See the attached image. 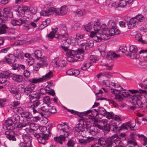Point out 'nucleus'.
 <instances>
[{
  "label": "nucleus",
  "instance_id": "nucleus-48",
  "mask_svg": "<svg viewBox=\"0 0 147 147\" xmlns=\"http://www.w3.org/2000/svg\"><path fill=\"white\" fill-rule=\"evenodd\" d=\"M42 53L40 50H37L34 53L32 54L34 56L35 58L40 61V58H42L43 57L41 58Z\"/></svg>",
  "mask_w": 147,
  "mask_h": 147
},
{
  "label": "nucleus",
  "instance_id": "nucleus-52",
  "mask_svg": "<svg viewBox=\"0 0 147 147\" xmlns=\"http://www.w3.org/2000/svg\"><path fill=\"white\" fill-rule=\"evenodd\" d=\"M30 9V8L28 6L26 5H23L22 6L21 9H20L21 12L22 13H25V12L28 13L29 14V11Z\"/></svg>",
  "mask_w": 147,
  "mask_h": 147
},
{
  "label": "nucleus",
  "instance_id": "nucleus-27",
  "mask_svg": "<svg viewBox=\"0 0 147 147\" xmlns=\"http://www.w3.org/2000/svg\"><path fill=\"white\" fill-rule=\"evenodd\" d=\"M138 21L136 19V17H134L130 19L129 22L127 24L128 28L130 29L132 27H136L138 24Z\"/></svg>",
  "mask_w": 147,
  "mask_h": 147
},
{
  "label": "nucleus",
  "instance_id": "nucleus-41",
  "mask_svg": "<svg viewBox=\"0 0 147 147\" xmlns=\"http://www.w3.org/2000/svg\"><path fill=\"white\" fill-rule=\"evenodd\" d=\"M109 33L111 36H112L118 34L120 33V31L117 28L113 27L109 29Z\"/></svg>",
  "mask_w": 147,
  "mask_h": 147
},
{
  "label": "nucleus",
  "instance_id": "nucleus-29",
  "mask_svg": "<svg viewBox=\"0 0 147 147\" xmlns=\"http://www.w3.org/2000/svg\"><path fill=\"white\" fill-rule=\"evenodd\" d=\"M16 60L15 56L14 55L9 54L5 58V61L9 65L14 63Z\"/></svg>",
  "mask_w": 147,
  "mask_h": 147
},
{
  "label": "nucleus",
  "instance_id": "nucleus-33",
  "mask_svg": "<svg viewBox=\"0 0 147 147\" xmlns=\"http://www.w3.org/2000/svg\"><path fill=\"white\" fill-rule=\"evenodd\" d=\"M14 56L15 57L19 59H22L24 57V54L22 50L20 49H18L14 51Z\"/></svg>",
  "mask_w": 147,
  "mask_h": 147
},
{
  "label": "nucleus",
  "instance_id": "nucleus-60",
  "mask_svg": "<svg viewBox=\"0 0 147 147\" xmlns=\"http://www.w3.org/2000/svg\"><path fill=\"white\" fill-rule=\"evenodd\" d=\"M105 115L106 116V117L109 119H113L115 115H114V114L112 112H107Z\"/></svg>",
  "mask_w": 147,
  "mask_h": 147
},
{
  "label": "nucleus",
  "instance_id": "nucleus-13",
  "mask_svg": "<svg viewBox=\"0 0 147 147\" xmlns=\"http://www.w3.org/2000/svg\"><path fill=\"white\" fill-rule=\"evenodd\" d=\"M18 124H21V123H13L10 119H7L5 121L4 125V127L8 130H12L16 129L20 130V128H18L17 125Z\"/></svg>",
  "mask_w": 147,
  "mask_h": 147
},
{
  "label": "nucleus",
  "instance_id": "nucleus-7",
  "mask_svg": "<svg viewBox=\"0 0 147 147\" xmlns=\"http://www.w3.org/2000/svg\"><path fill=\"white\" fill-rule=\"evenodd\" d=\"M88 118L93 121L94 126L91 127L88 131L92 135H95L98 133V128L99 129H103L102 127L98 124V120L95 118L94 116L93 115L88 116Z\"/></svg>",
  "mask_w": 147,
  "mask_h": 147
},
{
  "label": "nucleus",
  "instance_id": "nucleus-50",
  "mask_svg": "<svg viewBox=\"0 0 147 147\" xmlns=\"http://www.w3.org/2000/svg\"><path fill=\"white\" fill-rule=\"evenodd\" d=\"M21 115L22 117L26 119H30L32 117L31 114L28 112L22 113Z\"/></svg>",
  "mask_w": 147,
  "mask_h": 147
},
{
  "label": "nucleus",
  "instance_id": "nucleus-54",
  "mask_svg": "<svg viewBox=\"0 0 147 147\" xmlns=\"http://www.w3.org/2000/svg\"><path fill=\"white\" fill-rule=\"evenodd\" d=\"M57 30V28L54 30L53 29L52 31L50 32L49 34L47 35V36L50 39L53 38L55 36V34L56 33Z\"/></svg>",
  "mask_w": 147,
  "mask_h": 147
},
{
  "label": "nucleus",
  "instance_id": "nucleus-3",
  "mask_svg": "<svg viewBox=\"0 0 147 147\" xmlns=\"http://www.w3.org/2000/svg\"><path fill=\"white\" fill-rule=\"evenodd\" d=\"M100 28L95 36H94V34L93 33L91 35L94 41L96 42H100L102 39L107 40L110 38V35L105 33V32L108 30L106 25L105 24H101Z\"/></svg>",
  "mask_w": 147,
  "mask_h": 147
},
{
  "label": "nucleus",
  "instance_id": "nucleus-62",
  "mask_svg": "<svg viewBox=\"0 0 147 147\" xmlns=\"http://www.w3.org/2000/svg\"><path fill=\"white\" fill-rule=\"evenodd\" d=\"M139 138H141L143 140L144 142H143V144L144 146H145L147 144V138L145 137L143 135H140L139 134L138 135Z\"/></svg>",
  "mask_w": 147,
  "mask_h": 147
},
{
  "label": "nucleus",
  "instance_id": "nucleus-19",
  "mask_svg": "<svg viewBox=\"0 0 147 147\" xmlns=\"http://www.w3.org/2000/svg\"><path fill=\"white\" fill-rule=\"evenodd\" d=\"M120 1H117L111 4V5L115 8L118 7H124L127 4L131 3L133 0H120Z\"/></svg>",
  "mask_w": 147,
  "mask_h": 147
},
{
  "label": "nucleus",
  "instance_id": "nucleus-45",
  "mask_svg": "<svg viewBox=\"0 0 147 147\" xmlns=\"http://www.w3.org/2000/svg\"><path fill=\"white\" fill-rule=\"evenodd\" d=\"M50 19L47 18L46 20L43 21L42 23L40 25L39 28L41 29H43L47 26L50 23Z\"/></svg>",
  "mask_w": 147,
  "mask_h": 147
},
{
  "label": "nucleus",
  "instance_id": "nucleus-32",
  "mask_svg": "<svg viewBox=\"0 0 147 147\" xmlns=\"http://www.w3.org/2000/svg\"><path fill=\"white\" fill-rule=\"evenodd\" d=\"M143 60L140 61L137 64V67L140 68H145L147 66V56L143 57Z\"/></svg>",
  "mask_w": 147,
  "mask_h": 147
},
{
  "label": "nucleus",
  "instance_id": "nucleus-59",
  "mask_svg": "<svg viewBox=\"0 0 147 147\" xmlns=\"http://www.w3.org/2000/svg\"><path fill=\"white\" fill-rule=\"evenodd\" d=\"M107 111L103 108L99 107L98 108V114L105 116Z\"/></svg>",
  "mask_w": 147,
  "mask_h": 147
},
{
  "label": "nucleus",
  "instance_id": "nucleus-8",
  "mask_svg": "<svg viewBox=\"0 0 147 147\" xmlns=\"http://www.w3.org/2000/svg\"><path fill=\"white\" fill-rule=\"evenodd\" d=\"M61 48L64 51L66 52V55L67 56L71 57L80 56L81 55L83 58L84 50L82 49H78L77 51H75L73 50H69L68 47H65L62 45L61 46Z\"/></svg>",
  "mask_w": 147,
  "mask_h": 147
},
{
  "label": "nucleus",
  "instance_id": "nucleus-39",
  "mask_svg": "<svg viewBox=\"0 0 147 147\" xmlns=\"http://www.w3.org/2000/svg\"><path fill=\"white\" fill-rule=\"evenodd\" d=\"M67 60L69 62H74L75 61H79L82 59V56L80 55V56L71 57L67 56Z\"/></svg>",
  "mask_w": 147,
  "mask_h": 147
},
{
  "label": "nucleus",
  "instance_id": "nucleus-61",
  "mask_svg": "<svg viewBox=\"0 0 147 147\" xmlns=\"http://www.w3.org/2000/svg\"><path fill=\"white\" fill-rule=\"evenodd\" d=\"M43 102L45 103V104L51 105V100L49 96H47L43 98Z\"/></svg>",
  "mask_w": 147,
  "mask_h": 147
},
{
  "label": "nucleus",
  "instance_id": "nucleus-42",
  "mask_svg": "<svg viewBox=\"0 0 147 147\" xmlns=\"http://www.w3.org/2000/svg\"><path fill=\"white\" fill-rule=\"evenodd\" d=\"M111 92L114 94L117 95L120 93L121 91L123 90H125L120 86H119L117 88H111Z\"/></svg>",
  "mask_w": 147,
  "mask_h": 147
},
{
  "label": "nucleus",
  "instance_id": "nucleus-44",
  "mask_svg": "<svg viewBox=\"0 0 147 147\" xmlns=\"http://www.w3.org/2000/svg\"><path fill=\"white\" fill-rule=\"evenodd\" d=\"M130 139H128L127 141L129 144H131L135 146L137 144L135 141V136L134 133H131L130 136Z\"/></svg>",
  "mask_w": 147,
  "mask_h": 147
},
{
  "label": "nucleus",
  "instance_id": "nucleus-20",
  "mask_svg": "<svg viewBox=\"0 0 147 147\" xmlns=\"http://www.w3.org/2000/svg\"><path fill=\"white\" fill-rule=\"evenodd\" d=\"M34 136L37 139L39 143L44 144L46 140H48L49 135L47 134H39L37 133L35 134Z\"/></svg>",
  "mask_w": 147,
  "mask_h": 147
},
{
  "label": "nucleus",
  "instance_id": "nucleus-16",
  "mask_svg": "<svg viewBox=\"0 0 147 147\" xmlns=\"http://www.w3.org/2000/svg\"><path fill=\"white\" fill-rule=\"evenodd\" d=\"M111 139V146L114 142L116 146L115 147H124V146L121 142V139L119 138L118 135L116 134L112 135L110 137Z\"/></svg>",
  "mask_w": 147,
  "mask_h": 147
},
{
  "label": "nucleus",
  "instance_id": "nucleus-35",
  "mask_svg": "<svg viewBox=\"0 0 147 147\" xmlns=\"http://www.w3.org/2000/svg\"><path fill=\"white\" fill-rule=\"evenodd\" d=\"M5 137L9 140L12 141H16V138L15 136L13 135V132L11 131H6L5 133Z\"/></svg>",
  "mask_w": 147,
  "mask_h": 147
},
{
  "label": "nucleus",
  "instance_id": "nucleus-23",
  "mask_svg": "<svg viewBox=\"0 0 147 147\" xmlns=\"http://www.w3.org/2000/svg\"><path fill=\"white\" fill-rule=\"evenodd\" d=\"M136 40L142 44L147 43V35H142L139 33H137L135 36Z\"/></svg>",
  "mask_w": 147,
  "mask_h": 147
},
{
  "label": "nucleus",
  "instance_id": "nucleus-43",
  "mask_svg": "<svg viewBox=\"0 0 147 147\" xmlns=\"http://www.w3.org/2000/svg\"><path fill=\"white\" fill-rule=\"evenodd\" d=\"M119 55L116 54L114 52L110 51L107 53V59L109 60H111L114 58L119 57Z\"/></svg>",
  "mask_w": 147,
  "mask_h": 147
},
{
  "label": "nucleus",
  "instance_id": "nucleus-4",
  "mask_svg": "<svg viewBox=\"0 0 147 147\" xmlns=\"http://www.w3.org/2000/svg\"><path fill=\"white\" fill-rule=\"evenodd\" d=\"M68 9V7L63 5L60 8L52 7L45 11H42L40 12V14L41 16H49L54 14L58 16L63 15L67 13Z\"/></svg>",
  "mask_w": 147,
  "mask_h": 147
},
{
  "label": "nucleus",
  "instance_id": "nucleus-40",
  "mask_svg": "<svg viewBox=\"0 0 147 147\" xmlns=\"http://www.w3.org/2000/svg\"><path fill=\"white\" fill-rule=\"evenodd\" d=\"M63 30L61 31V32H63L62 33V34H57V36L56 37L58 38L59 39L61 38L65 39L67 38L68 37V34L66 33L65 32V31L66 30V27H63Z\"/></svg>",
  "mask_w": 147,
  "mask_h": 147
},
{
  "label": "nucleus",
  "instance_id": "nucleus-56",
  "mask_svg": "<svg viewBox=\"0 0 147 147\" xmlns=\"http://www.w3.org/2000/svg\"><path fill=\"white\" fill-rule=\"evenodd\" d=\"M90 60L91 63H95L98 60V58L96 55H91L90 57Z\"/></svg>",
  "mask_w": 147,
  "mask_h": 147
},
{
  "label": "nucleus",
  "instance_id": "nucleus-28",
  "mask_svg": "<svg viewBox=\"0 0 147 147\" xmlns=\"http://www.w3.org/2000/svg\"><path fill=\"white\" fill-rule=\"evenodd\" d=\"M80 45L82 47H85L86 49H88L89 48H91L94 45L93 41L92 40L88 41H85L84 42L80 44Z\"/></svg>",
  "mask_w": 147,
  "mask_h": 147
},
{
  "label": "nucleus",
  "instance_id": "nucleus-9",
  "mask_svg": "<svg viewBox=\"0 0 147 147\" xmlns=\"http://www.w3.org/2000/svg\"><path fill=\"white\" fill-rule=\"evenodd\" d=\"M40 110L43 114L47 115L48 117L52 114H55L57 112V110L55 107L51 105L45 104L40 107Z\"/></svg>",
  "mask_w": 147,
  "mask_h": 147
},
{
  "label": "nucleus",
  "instance_id": "nucleus-5",
  "mask_svg": "<svg viewBox=\"0 0 147 147\" xmlns=\"http://www.w3.org/2000/svg\"><path fill=\"white\" fill-rule=\"evenodd\" d=\"M101 24L100 21L98 20H95L94 22H89L88 24L85 25L84 28L86 31L88 32H90V36L92 38L91 34L93 33L95 36L97 32L98 31L99 29L100 28Z\"/></svg>",
  "mask_w": 147,
  "mask_h": 147
},
{
  "label": "nucleus",
  "instance_id": "nucleus-6",
  "mask_svg": "<svg viewBox=\"0 0 147 147\" xmlns=\"http://www.w3.org/2000/svg\"><path fill=\"white\" fill-rule=\"evenodd\" d=\"M36 125L35 123L27 122L26 123H21V124H18L16 125L20 128L21 131L24 130L26 133H32L33 131L37 129V127L36 126Z\"/></svg>",
  "mask_w": 147,
  "mask_h": 147
},
{
  "label": "nucleus",
  "instance_id": "nucleus-57",
  "mask_svg": "<svg viewBox=\"0 0 147 147\" xmlns=\"http://www.w3.org/2000/svg\"><path fill=\"white\" fill-rule=\"evenodd\" d=\"M29 12V15H31L32 16V14H35L37 12V9L36 7H31Z\"/></svg>",
  "mask_w": 147,
  "mask_h": 147
},
{
  "label": "nucleus",
  "instance_id": "nucleus-64",
  "mask_svg": "<svg viewBox=\"0 0 147 147\" xmlns=\"http://www.w3.org/2000/svg\"><path fill=\"white\" fill-rule=\"evenodd\" d=\"M84 37V35L80 33H78L76 34L74 38L76 41H78V40L82 39Z\"/></svg>",
  "mask_w": 147,
  "mask_h": 147
},
{
  "label": "nucleus",
  "instance_id": "nucleus-1",
  "mask_svg": "<svg viewBox=\"0 0 147 147\" xmlns=\"http://www.w3.org/2000/svg\"><path fill=\"white\" fill-rule=\"evenodd\" d=\"M128 92H123L122 95L124 97H128L131 96L130 97L131 102L134 105L130 107L131 109H135L137 107L145 109L147 107V95L146 97L141 96V93L143 92L142 90H129Z\"/></svg>",
  "mask_w": 147,
  "mask_h": 147
},
{
  "label": "nucleus",
  "instance_id": "nucleus-12",
  "mask_svg": "<svg viewBox=\"0 0 147 147\" xmlns=\"http://www.w3.org/2000/svg\"><path fill=\"white\" fill-rule=\"evenodd\" d=\"M52 65L55 67H63L66 65L67 61L64 57L59 56L52 60Z\"/></svg>",
  "mask_w": 147,
  "mask_h": 147
},
{
  "label": "nucleus",
  "instance_id": "nucleus-11",
  "mask_svg": "<svg viewBox=\"0 0 147 147\" xmlns=\"http://www.w3.org/2000/svg\"><path fill=\"white\" fill-rule=\"evenodd\" d=\"M79 123L77 124L75 128V130L78 132H83L86 130L89 122L84 119L81 118L79 120Z\"/></svg>",
  "mask_w": 147,
  "mask_h": 147
},
{
  "label": "nucleus",
  "instance_id": "nucleus-36",
  "mask_svg": "<svg viewBox=\"0 0 147 147\" xmlns=\"http://www.w3.org/2000/svg\"><path fill=\"white\" fill-rule=\"evenodd\" d=\"M11 74V77H12V80L15 82H21L23 80V78L22 76L18 74H12L11 73H10Z\"/></svg>",
  "mask_w": 147,
  "mask_h": 147
},
{
  "label": "nucleus",
  "instance_id": "nucleus-31",
  "mask_svg": "<svg viewBox=\"0 0 147 147\" xmlns=\"http://www.w3.org/2000/svg\"><path fill=\"white\" fill-rule=\"evenodd\" d=\"M92 111L91 110H89L85 112H81L75 111L74 114H76L78 116L82 117V118L84 119H86V120L87 119H88V116H90V115H87V117L85 118H84L83 116L87 115L88 113H92Z\"/></svg>",
  "mask_w": 147,
  "mask_h": 147
},
{
  "label": "nucleus",
  "instance_id": "nucleus-17",
  "mask_svg": "<svg viewBox=\"0 0 147 147\" xmlns=\"http://www.w3.org/2000/svg\"><path fill=\"white\" fill-rule=\"evenodd\" d=\"M111 139L110 137L106 139L101 138L98 139H97L96 141L98 142L101 147H111Z\"/></svg>",
  "mask_w": 147,
  "mask_h": 147
},
{
  "label": "nucleus",
  "instance_id": "nucleus-37",
  "mask_svg": "<svg viewBox=\"0 0 147 147\" xmlns=\"http://www.w3.org/2000/svg\"><path fill=\"white\" fill-rule=\"evenodd\" d=\"M135 125V123H132L130 121L123 124L122 126L123 129L128 130L132 129L134 127Z\"/></svg>",
  "mask_w": 147,
  "mask_h": 147
},
{
  "label": "nucleus",
  "instance_id": "nucleus-53",
  "mask_svg": "<svg viewBox=\"0 0 147 147\" xmlns=\"http://www.w3.org/2000/svg\"><path fill=\"white\" fill-rule=\"evenodd\" d=\"M102 83L103 86L107 87H109L111 85L114 86H115L114 83L112 82L110 83L109 81L107 80H103Z\"/></svg>",
  "mask_w": 147,
  "mask_h": 147
},
{
  "label": "nucleus",
  "instance_id": "nucleus-10",
  "mask_svg": "<svg viewBox=\"0 0 147 147\" xmlns=\"http://www.w3.org/2000/svg\"><path fill=\"white\" fill-rule=\"evenodd\" d=\"M53 77V72L50 71L45 75L39 78H33L28 80V81L31 83L36 84L45 81Z\"/></svg>",
  "mask_w": 147,
  "mask_h": 147
},
{
  "label": "nucleus",
  "instance_id": "nucleus-2",
  "mask_svg": "<svg viewBox=\"0 0 147 147\" xmlns=\"http://www.w3.org/2000/svg\"><path fill=\"white\" fill-rule=\"evenodd\" d=\"M58 132L62 134L59 136L55 137L54 139L55 141L60 144H63V142L65 141V138L71 135V128L65 123H63L58 124L57 126Z\"/></svg>",
  "mask_w": 147,
  "mask_h": 147
},
{
  "label": "nucleus",
  "instance_id": "nucleus-26",
  "mask_svg": "<svg viewBox=\"0 0 147 147\" xmlns=\"http://www.w3.org/2000/svg\"><path fill=\"white\" fill-rule=\"evenodd\" d=\"M28 133H26L25 134L22 135V136L24 140V142L26 144H28L29 146H31V142L32 138Z\"/></svg>",
  "mask_w": 147,
  "mask_h": 147
},
{
  "label": "nucleus",
  "instance_id": "nucleus-15",
  "mask_svg": "<svg viewBox=\"0 0 147 147\" xmlns=\"http://www.w3.org/2000/svg\"><path fill=\"white\" fill-rule=\"evenodd\" d=\"M129 49L130 53L128 54V55L131 58L137 59L139 57L140 55L138 52V48L136 46H130Z\"/></svg>",
  "mask_w": 147,
  "mask_h": 147
},
{
  "label": "nucleus",
  "instance_id": "nucleus-24",
  "mask_svg": "<svg viewBox=\"0 0 147 147\" xmlns=\"http://www.w3.org/2000/svg\"><path fill=\"white\" fill-rule=\"evenodd\" d=\"M3 17L2 16L1 14L0 17L3 18V20H6L7 18H11L13 16V14L10 11V9L9 7L5 8L3 10Z\"/></svg>",
  "mask_w": 147,
  "mask_h": 147
},
{
  "label": "nucleus",
  "instance_id": "nucleus-51",
  "mask_svg": "<svg viewBox=\"0 0 147 147\" xmlns=\"http://www.w3.org/2000/svg\"><path fill=\"white\" fill-rule=\"evenodd\" d=\"M92 63L88 61H86L83 63V65L81 67V69L82 70H85L89 68L92 65Z\"/></svg>",
  "mask_w": 147,
  "mask_h": 147
},
{
  "label": "nucleus",
  "instance_id": "nucleus-14",
  "mask_svg": "<svg viewBox=\"0 0 147 147\" xmlns=\"http://www.w3.org/2000/svg\"><path fill=\"white\" fill-rule=\"evenodd\" d=\"M40 96V94L36 93L29 95V99L30 102H28L26 104V106L27 108H30L31 109L33 107V102L36 100H38Z\"/></svg>",
  "mask_w": 147,
  "mask_h": 147
},
{
  "label": "nucleus",
  "instance_id": "nucleus-49",
  "mask_svg": "<svg viewBox=\"0 0 147 147\" xmlns=\"http://www.w3.org/2000/svg\"><path fill=\"white\" fill-rule=\"evenodd\" d=\"M11 23L13 26H20L22 23H23L22 21L20 19L19 20H11Z\"/></svg>",
  "mask_w": 147,
  "mask_h": 147
},
{
  "label": "nucleus",
  "instance_id": "nucleus-46",
  "mask_svg": "<svg viewBox=\"0 0 147 147\" xmlns=\"http://www.w3.org/2000/svg\"><path fill=\"white\" fill-rule=\"evenodd\" d=\"M11 93L14 95L15 98L17 100H20L21 97V94L17 90H12L10 91Z\"/></svg>",
  "mask_w": 147,
  "mask_h": 147
},
{
  "label": "nucleus",
  "instance_id": "nucleus-34",
  "mask_svg": "<svg viewBox=\"0 0 147 147\" xmlns=\"http://www.w3.org/2000/svg\"><path fill=\"white\" fill-rule=\"evenodd\" d=\"M35 86L34 84H32L26 86L24 89V93L25 94L28 95L34 90Z\"/></svg>",
  "mask_w": 147,
  "mask_h": 147
},
{
  "label": "nucleus",
  "instance_id": "nucleus-58",
  "mask_svg": "<svg viewBox=\"0 0 147 147\" xmlns=\"http://www.w3.org/2000/svg\"><path fill=\"white\" fill-rule=\"evenodd\" d=\"M75 144V142L73 138L69 140L67 144L68 147H72L74 146Z\"/></svg>",
  "mask_w": 147,
  "mask_h": 147
},
{
  "label": "nucleus",
  "instance_id": "nucleus-30",
  "mask_svg": "<svg viewBox=\"0 0 147 147\" xmlns=\"http://www.w3.org/2000/svg\"><path fill=\"white\" fill-rule=\"evenodd\" d=\"M1 14L0 13V16ZM3 18L0 17V33L1 34H4L6 32V28H8L4 24Z\"/></svg>",
  "mask_w": 147,
  "mask_h": 147
},
{
  "label": "nucleus",
  "instance_id": "nucleus-21",
  "mask_svg": "<svg viewBox=\"0 0 147 147\" xmlns=\"http://www.w3.org/2000/svg\"><path fill=\"white\" fill-rule=\"evenodd\" d=\"M121 122L120 117L119 115H115L114 119H112L110 121L109 125L110 127L112 129L114 127H116L119 125Z\"/></svg>",
  "mask_w": 147,
  "mask_h": 147
},
{
  "label": "nucleus",
  "instance_id": "nucleus-18",
  "mask_svg": "<svg viewBox=\"0 0 147 147\" xmlns=\"http://www.w3.org/2000/svg\"><path fill=\"white\" fill-rule=\"evenodd\" d=\"M47 65V58L45 57H43L42 58H40V61L37 63L33 65V69L37 71L40 67H46Z\"/></svg>",
  "mask_w": 147,
  "mask_h": 147
},
{
  "label": "nucleus",
  "instance_id": "nucleus-22",
  "mask_svg": "<svg viewBox=\"0 0 147 147\" xmlns=\"http://www.w3.org/2000/svg\"><path fill=\"white\" fill-rule=\"evenodd\" d=\"M11 74L8 72L0 73V84L5 83L6 81V79L11 78ZM3 88L2 86H0V89Z\"/></svg>",
  "mask_w": 147,
  "mask_h": 147
},
{
  "label": "nucleus",
  "instance_id": "nucleus-63",
  "mask_svg": "<svg viewBox=\"0 0 147 147\" xmlns=\"http://www.w3.org/2000/svg\"><path fill=\"white\" fill-rule=\"evenodd\" d=\"M97 140V139L94 138V139L91 140V141H93L94 142L93 143L92 145L91 146V147H101L99 145L98 142L96 141Z\"/></svg>",
  "mask_w": 147,
  "mask_h": 147
},
{
  "label": "nucleus",
  "instance_id": "nucleus-38",
  "mask_svg": "<svg viewBox=\"0 0 147 147\" xmlns=\"http://www.w3.org/2000/svg\"><path fill=\"white\" fill-rule=\"evenodd\" d=\"M94 139L92 137H87L86 139H80L78 141L80 144L83 145H86L87 143L91 142V140Z\"/></svg>",
  "mask_w": 147,
  "mask_h": 147
},
{
  "label": "nucleus",
  "instance_id": "nucleus-25",
  "mask_svg": "<svg viewBox=\"0 0 147 147\" xmlns=\"http://www.w3.org/2000/svg\"><path fill=\"white\" fill-rule=\"evenodd\" d=\"M24 13H21L20 11H19L16 13V14L19 17V19L21 20L23 23L25 21H28L29 19H32V16L31 15H28L27 16L26 15H24Z\"/></svg>",
  "mask_w": 147,
  "mask_h": 147
},
{
  "label": "nucleus",
  "instance_id": "nucleus-55",
  "mask_svg": "<svg viewBox=\"0 0 147 147\" xmlns=\"http://www.w3.org/2000/svg\"><path fill=\"white\" fill-rule=\"evenodd\" d=\"M12 121L13 123H15V121H18L20 120V117L17 114L14 115L11 118H9Z\"/></svg>",
  "mask_w": 147,
  "mask_h": 147
},
{
  "label": "nucleus",
  "instance_id": "nucleus-47",
  "mask_svg": "<svg viewBox=\"0 0 147 147\" xmlns=\"http://www.w3.org/2000/svg\"><path fill=\"white\" fill-rule=\"evenodd\" d=\"M86 13L85 10L83 9H78L75 12V14L78 16H82Z\"/></svg>",
  "mask_w": 147,
  "mask_h": 147
}]
</instances>
